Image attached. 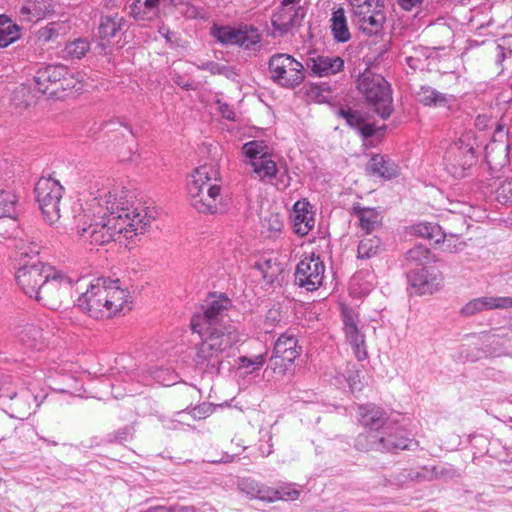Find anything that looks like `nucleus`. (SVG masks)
<instances>
[{
    "instance_id": "nucleus-58",
    "label": "nucleus",
    "mask_w": 512,
    "mask_h": 512,
    "mask_svg": "<svg viewBox=\"0 0 512 512\" xmlns=\"http://www.w3.org/2000/svg\"><path fill=\"white\" fill-rule=\"evenodd\" d=\"M423 0H397L400 7L406 11H410L417 5L421 4Z\"/></svg>"
},
{
    "instance_id": "nucleus-34",
    "label": "nucleus",
    "mask_w": 512,
    "mask_h": 512,
    "mask_svg": "<svg viewBox=\"0 0 512 512\" xmlns=\"http://www.w3.org/2000/svg\"><path fill=\"white\" fill-rule=\"evenodd\" d=\"M410 232L411 234L426 238L434 241L435 243H440L442 238H444V232L441 227L438 224L431 222H420L414 224L410 227Z\"/></svg>"
},
{
    "instance_id": "nucleus-56",
    "label": "nucleus",
    "mask_w": 512,
    "mask_h": 512,
    "mask_svg": "<svg viewBox=\"0 0 512 512\" xmlns=\"http://www.w3.org/2000/svg\"><path fill=\"white\" fill-rule=\"evenodd\" d=\"M197 68L202 71H208L213 75L224 74L227 71L226 66L220 65L219 63L212 61L202 63L201 65H197Z\"/></svg>"
},
{
    "instance_id": "nucleus-42",
    "label": "nucleus",
    "mask_w": 512,
    "mask_h": 512,
    "mask_svg": "<svg viewBox=\"0 0 512 512\" xmlns=\"http://www.w3.org/2000/svg\"><path fill=\"white\" fill-rule=\"evenodd\" d=\"M261 41L259 30L252 25L239 26L237 45L246 49L258 44Z\"/></svg>"
},
{
    "instance_id": "nucleus-22",
    "label": "nucleus",
    "mask_w": 512,
    "mask_h": 512,
    "mask_svg": "<svg viewBox=\"0 0 512 512\" xmlns=\"http://www.w3.org/2000/svg\"><path fill=\"white\" fill-rule=\"evenodd\" d=\"M306 67L316 77H327L340 72L344 61L338 56L312 55L306 60Z\"/></svg>"
},
{
    "instance_id": "nucleus-24",
    "label": "nucleus",
    "mask_w": 512,
    "mask_h": 512,
    "mask_svg": "<svg viewBox=\"0 0 512 512\" xmlns=\"http://www.w3.org/2000/svg\"><path fill=\"white\" fill-rule=\"evenodd\" d=\"M352 213L358 220L359 227L370 234L382 225L383 216L381 212L373 207H364L360 203L352 206Z\"/></svg>"
},
{
    "instance_id": "nucleus-39",
    "label": "nucleus",
    "mask_w": 512,
    "mask_h": 512,
    "mask_svg": "<svg viewBox=\"0 0 512 512\" xmlns=\"http://www.w3.org/2000/svg\"><path fill=\"white\" fill-rule=\"evenodd\" d=\"M300 492L293 484H287L279 488L268 487L267 502L295 501L299 498Z\"/></svg>"
},
{
    "instance_id": "nucleus-48",
    "label": "nucleus",
    "mask_w": 512,
    "mask_h": 512,
    "mask_svg": "<svg viewBox=\"0 0 512 512\" xmlns=\"http://www.w3.org/2000/svg\"><path fill=\"white\" fill-rule=\"evenodd\" d=\"M90 50V43L86 39H76L65 47L66 56L72 59H81Z\"/></svg>"
},
{
    "instance_id": "nucleus-11",
    "label": "nucleus",
    "mask_w": 512,
    "mask_h": 512,
    "mask_svg": "<svg viewBox=\"0 0 512 512\" xmlns=\"http://www.w3.org/2000/svg\"><path fill=\"white\" fill-rule=\"evenodd\" d=\"M325 270L320 256L314 253L304 256L297 264L295 282L307 291H315L323 284Z\"/></svg>"
},
{
    "instance_id": "nucleus-5",
    "label": "nucleus",
    "mask_w": 512,
    "mask_h": 512,
    "mask_svg": "<svg viewBox=\"0 0 512 512\" xmlns=\"http://www.w3.org/2000/svg\"><path fill=\"white\" fill-rule=\"evenodd\" d=\"M357 89L371 109L381 119H388L394 108L392 90L386 79L370 69H366L357 78Z\"/></svg>"
},
{
    "instance_id": "nucleus-27",
    "label": "nucleus",
    "mask_w": 512,
    "mask_h": 512,
    "mask_svg": "<svg viewBox=\"0 0 512 512\" xmlns=\"http://www.w3.org/2000/svg\"><path fill=\"white\" fill-rule=\"evenodd\" d=\"M84 78L80 73H73L63 65L62 77L55 97L62 98L69 94L80 92L84 89Z\"/></svg>"
},
{
    "instance_id": "nucleus-15",
    "label": "nucleus",
    "mask_w": 512,
    "mask_h": 512,
    "mask_svg": "<svg viewBox=\"0 0 512 512\" xmlns=\"http://www.w3.org/2000/svg\"><path fill=\"white\" fill-rule=\"evenodd\" d=\"M478 341L484 345V353L492 357L509 355L512 348V335L509 328H494L488 332H482Z\"/></svg>"
},
{
    "instance_id": "nucleus-8",
    "label": "nucleus",
    "mask_w": 512,
    "mask_h": 512,
    "mask_svg": "<svg viewBox=\"0 0 512 512\" xmlns=\"http://www.w3.org/2000/svg\"><path fill=\"white\" fill-rule=\"evenodd\" d=\"M76 291L78 281L53 270L36 296V301L50 309H59L72 300Z\"/></svg>"
},
{
    "instance_id": "nucleus-45",
    "label": "nucleus",
    "mask_w": 512,
    "mask_h": 512,
    "mask_svg": "<svg viewBox=\"0 0 512 512\" xmlns=\"http://www.w3.org/2000/svg\"><path fill=\"white\" fill-rule=\"evenodd\" d=\"M381 241L376 236L363 238L358 245V258L369 259L378 254Z\"/></svg>"
},
{
    "instance_id": "nucleus-14",
    "label": "nucleus",
    "mask_w": 512,
    "mask_h": 512,
    "mask_svg": "<svg viewBox=\"0 0 512 512\" xmlns=\"http://www.w3.org/2000/svg\"><path fill=\"white\" fill-rule=\"evenodd\" d=\"M300 354L301 347L296 337L282 334L275 342L273 349L274 370L284 374Z\"/></svg>"
},
{
    "instance_id": "nucleus-64",
    "label": "nucleus",
    "mask_w": 512,
    "mask_h": 512,
    "mask_svg": "<svg viewBox=\"0 0 512 512\" xmlns=\"http://www.w3.org/2000/svg\"><path fill=\"white\" fill-rule=\"evenodd\" d=\"M272 452V445L268 444V447L266 450H261V453L263 456H268Z\"/></svg>"
},
{
    "instance_id": "nucleus-26",
    "label": "nucleus",
    "mask_w": 512,
    "mask_h": 512,
    "mask_svg": "<svg viewBox=\"0 0 512 512\" xmlns=\"http://www.w3.org/2000/svg\"><path fill=\"white\" fill-rule=\"evenodd\" d=\"M15 337L24 345L30 348L40 349L45 341L43 329L33 323L18 325L14 329Z\"/></svg>"
},
{
    "instance_id": "nucleus-50",
    "label": "nucleus",
    "mask_w": 512,
    "mask_h": 512,
    "mask_svg": "<svg viewBox=\"0 0 512 512\" xmlns=\"http://www.w3.org/2000/svg\"><path fill=\"white\" fill-rule=\"evenodd\" d=\"M497 50L498 56L496 63L502 70L505 59L512 55V34L505 35L498 40Z\"/></svg>"
},
{
    "instance_id": "nucleus-20",
    "label": "nucleus",
    "mask_w": 512,
    "mask_h": 512,
    "mask_svg": "<svg viewBox=\"0 0 512 512\" xmlns=\"http://www.w3.org/2000/svg\"><path fill=\"white\" fill-rule=\"evenodd\" d=\"M299 7H280L273 13L271 23L273 35L283 36L299 25L302 15Z\"/></svg>"
},
{
    "instance_id": "nucleus-16",
    "label": "nucleus",
    "mask_w": 512,
    "mask_h": 512,
    "mask_svg": "<svg viewBox=\"0 0 512 512\" xmlns=\"http://www.w3.org/2000/svg\"><path fill=\"white\" fill-rule=\"evenodd\" d=\"M504 136V126L497 125L494 138L485 147V161L492 173L499 172L509 163L510 146L507 141L502 139Z\"/></svg>"
},
{
    "instance_id": "nucleus-37",
    "label": "nucleus",
    "mask_w": 512,
    "mask_h": 512,
    "mask_svg": "<svg viewBox=\"0 0 512 512\" xmlns=\"http://www.w3.org/2000/svg\"><path fill=\"white\" fill-rule=\"evenodd\" d=\"M262 234L268 238L278 237L284 228V222L281 214L269 213L261 222Z\"/></svg>"
},
{
    "instance_id": "nucleus-18",
    "label": "nucleus",
    "mask_w": 512,
    "mask_h": 512,
    "mask_svg": "<svg viewBox=\"0 0 512 512\" xmlns=\"http://www.w3.org/2000/svg\"><path fill=\"white\" fill-rule=\"evenodd\" d=\"M512 308V297L484 296L467 302L460 310L461 315L469 317L487 310Z\"/></svg>"
},
{
    "instance_id": "nucleus-61",
    "label": "nucleus",
    "mask_w": 512,
    "mask_h": 512,
    "mask_svg": "<svg viewBox=\"0 0 512 512\" xmlns=\"http://www.w3.org/2000/svg\"><path fill=\"white\" fill-rule=\"evenodd\" d=\"M488 121H489V119L485 115H479L476 118L475 125L478 128L484 129L485 127H487Z\"/></svg>"
},
{
    "instance_id": "nucleus-49",
    "label": "nucleus",
    "mask_w": 512,
    "mask_h": 512,
    "mask_svg": "<svg viewBox=\"0 0 512 512\" xmlns=\"http://www.w3.org/2000/svg\"><path fill=\"white\" fill-rule=\"evenodd\" d=\"M495 197L501 204L512 205V176L499 182L495 190Z\"/></svg>"
},
{
    "instance_id": "nucleus-40",
    "label": "nucleus",
    "mask_w": 512,
    "mask_h": 512,
    "mask_svg": "<svg viewBox=\"0 0 512 512\" xmlns=\"http://www.w3.org/2000/svg\"><path fill=\"white\" fill-rule=\"evenodd\" d=\"M123 25V18L118 15L105 16L99 25V34L103 39H111L120 31Z\"/></svg>"
},
{
    "instance_id": "nucleus-21",
    "label": "nucleus",
    "mask_w": 512,
    "mask_h": 512,
    "mask_svg": "<svg viewBox=\"0 0 512 512\" xmlns=\"http://www.w3.org/2000/svg\"><path fill=\"white\" fill-rule=\"evenodd\" d=\"M62 72L63 65H47L38 69L34 76L37 90L43 94L55 97Z\"/></svg>"
},
{
    "instance_id": "nucleus-47",
    "label": "nucleus",
    "mask_w": 512,
    "mask_h": 512,
    "mask_svg": "<svg viewBox=\"0 0 512 512\" xmlns=\"http://www.w3.org/2000/svg\"><path fill=\"white\" fill-rule=\"evenodd\" d=\"M267 358V351L259 353L254 357L240 356L238 358L239 369H244L247 373H253L261 369Z\"/></svg>"
},
{
    "instance_id": "nucleus-3",
    "label": "nucleus",
    "mask_w": 512,
    "mask_h": 512,
    "mask_svg": "<svg viewBox=\"0 0 512 512\" xmlns=\"http://www.w3.org/2000/svg\"><path fill=\"white\" fill-rule=\"evenodd\" d=\"M222 176L217 163H204L191 172L187 193L191 205L203 214H222L226 205L222 196Z\"/></svg>"
},
{
    "instance_id": "nucleus-62",
    "label": "nucleus",
    "mask_w": 512,
    "mask_h": 512,
    "mask_svg": "<svg viewBox=\"0 0 512 512\" xmlns=\"http://www.w3.org/2000/svg\"><path fill=\"white\" fill-rule=\"evenodd\" d=\"M166 512H195V510L192 507H186V506L174 507V508L166 507Z\"/></svg>"
},
{
    "instance_id": "nucleus-32",
    "label": "nucleus",
    "mask_w": 512,
    "mask_h": 512,
    "mask_svg": "<svg viewBox=\"0 0 512 512\" xmlns=\"http://www.w3.org/2000/svg\"><path fill=\"white\" fill-rule=\"evenodd\" d=\"M268 487L260 484L252 478H243L238 482L239 490L250 499H258L267 502Z\"/></svg>"
},
{
    "instance_id": "nucleus-17",
    "label": "nucleus",
    "mask_w": 512,
    "mask_h": 512,
    "mask_svg": "<svg viewBox=\"0 0 512 512\" xmlns=\"http://www.w3.org/2000/svg\"><path fill=\"white\" fill-rule=\"evenodd\" d=\"M230 307L229 298L223 295L215 296L207 303L202 313L192 317L190 326H225L221 321Z\"/></svg>"
},
{
    "instance_id": "nucleus-2",
    "label": "nucleus",
    "mask_w": 512,
    "mask_h": 512,
    "mask_svg": "<svg viewBox=\"0 0 512 512\" xmlns=\"http://www.w3.org/2000/svg\"><path fill=\"white\" fill-rule=\"evenodd\" d=\"M79 310L95 320H108L132 310L133 296L119 279L95 278L76 299Z\"/></svg>"
},
{
    "instance_id": "nucleus-31",
    "label": "nucleus",
    "mask_w": 512,
    "mask_h": 512,
    "mask_svg": "<svg viewBox=\"0 0 512 512\" xmlns=\"http://www.w3.org/2000/svg\"><path fill=\"white\" fill-rule=\"evenodd\" d=\"M21 36L20 27L4 15H0V48H6Z\"/></svg>"
},
{
    "instance_id": "nucleus-25",
    "label": "nucleus",
    "mask_w": 512,
    "mask_h": 512,
    "mask_svg": "<svg viewBox=\"0 0 512 512\" xmlns=\"http://www.w3.org/2000/svg\"><path fill=\"white\" fill-rule=\"evenodd\" d=\"M358 415L361 425L370 430H378L388 421L386 412L374 404L359 406Z\"/></svg>"
},
{
    "instance_id": "nucleus-12",
    "label": "nucleus",
    "mask_w": 512,
    "mask_h": 512,
    "mask_svg": "<svg viewBox=\"0 0 512 512\" xmlns=\"http://www.w3.org/2000/svg\"><path fill=\"white\" fill-rule=\"evenodd\" d=\"M53 267L42 262L20 267L16 272V281L22 291L36 300Z\"/></svg>"
},
{
    "instance_id": "nucleus-57",
    "label": "nucleus",
    "mask_w": 512,
    "mask_h": 512,
    "mask_svg": "<svg viewBox=\"0 0 512 512\" xmlns=\"http://www.w3.org/2000/svg\"><path fill=\"white\" fill-rule=\"evenodd\" d=\"M347 381L349 383V386H350V389L352 392L361 390L362 385H361L360 375H359L358 371H356V373L354 375L349 376Z\"/></svg>"
},
{
    "instance_id": "nucleus-36",
    "label": "nucleus",
    "mask_w": 512,
    "mask_h": 512,
    "mask_svg": "<svg viewBox=\"0 0 512 512\" xmlns=\"http://www.w3.org/2000/svg\"><path fill=\"white\" fill-rule=\"evenodd\" d=\"M250 166L260 180L272 179L276 177L278 173L277 164L270 154L256 161H252Z\"/></svg>"
},
{
    "instance_id": "nucleus-1",
    "label": "nucleus",
    "mask_w": 512,
    "mask_h": 512,
    "mask_svg": "<svg viewBox=\"0 0 512 512\" xmlns=\"http://www.w3.org/2000/svg\"><path fill=\"white\" fill-rule=\"evenodd\" d=\"M106 212L97 220L83 215L77 236L86 244L100 246L121 237L131 239L142 234L155 219L153 209L137 203L123 187H114L102 197Z\"/></svg>"
},
{
    "instance_id": "nucleus-33",
    "label": "nucleus",
    "mask_w": 512,
    "mask_h": 512,
    "mask_svg": "<svg viewBox=\"0 0 512 512\" xmlns=\"http://www.w3.org/2000/svg\"><path fill=\"white\" fill-rule=\"evenodd\" d=\"M331 30L334 38L338 42L344 43L350 39V32L347 26L345 11L341 7L336 9L332 14Z\"/></svg>"
},
{
    "instance_id": "nucleus-53",
    "label": "nucleus",
    "mask_w": 512,
    "mask_h": 512,
    "mask_svg": "<svg viewBox=\"0 0 512 512\" xmlns=\"http://www.w3.org/2000/svg\"><path fill=\"white\" fill-rule=\"evenodd\" d=\"M429 250L423 245H417L407 252V259L416 264H422L429 258Z\"/></svg>"
},
{
    "instance_id": "nucleus-7",
    "label": "nucleus",
    "mask_w": 512,
    "mask_h": 512,
    "mask_svg": "<svg viewBox=\"0 0 512 512\" xmlns=\"http://www.w3.org/2000/svg\"><path fill=\"white\" fill-rule=\"evenodd\" d=\"M476 138L473 132L462 134L446 149L443 160L446 170L454 177H464L476 164Z\"/></svg>"
},
{
    "instance_id": "nucleus-43",
    "label": "nucleus",
    "mask_w": 512,
    "mask_h": 512,
    "mask_svg": "<svg viewBox=\"0 0 512 512\" xmlns=\"http://www.w3.org/2000/svg\"><path fill=\"white\" fill-rule=\"evenodd\" d=\"M211 33L218 42L224 45H237L239 27L214 26L211 29Z\"/></svg>"
},
{
    "instance_id": "nucleus-51",
    "label": "nucleus",
    "mask_w": 512,
    "mask_h": 512,
    "mask_svg": "<svg viewBox=\"0 0 512 512\" xmlns=\"http://www.w3.org/2000/svg\"><path fill=\"white\" fill-rule=\"evenodd\" d=\"M17 226L15 213L0 216V236L9 237Z\"/></svg>"
},
{
    "instance_id": "nucleus-63",
    "label": "nucleus",
    "mask_w": 512,
    "mask_h": 512,
    "mask_svg": "<svg viewBox=\"0 0 512 512\" xmlns=\"http://www.w3.org/2000/svg\"><path fill=\"white\" fill-rule=\"evenodd\" d=\"M301 0H282L281 5L286 7H298Z\"/></svg>"
},
{
    "instance_id": "nucleus-55",
    "label": "nucleus",
    "mask_w": 512,
    "mask_h": 512,
    "mask_svg": "<svg viewBox=\"0 0 512 512\" xmlns=\"http://www.w3.org/2000/svg\"><path fill=\"white\" fill-rule=\"evenodd\" d=\"M215 103L217 105L218 112L223 118L232 122L237 120L236 112L230 104L221 99H217Z\"/></svg>"
},
{
    "instance_id": "nucleus-52",
    "label": "nucleus",
    "mask_w": 512,
    "mask_h": 512,
    "mask_svg": "<svg viewBox=\"0 0 512 512\" xmlns=\"http://www.w3.org/2000/svg\"><path fill=\"white\" fill-rule=\"evenodd\" d=\"M60 25L57 23H49L37 31V39L43 43L49 42L58 36Z\"/></svg>"
},
{
    "instance_id": "nucleus-19",
    "label": "nucleus",
    "mask_w": 512,
    "mask_h": 512,
    "mask_svg": "<svg viewBox=\"0 0 512 512\" xmlns=\"http://www.w3.org/2000/svg\"><path fill=\"white\" fill-rule=\"evenodd\" d=\"M388 432L384 436L378 437L371 435L374 441V448L381 451L405 450L408 449L412 439L406 433V430L398 425L388 427Z\"/></svg>"
},
{
    "instance_id": "nucleus-59",
    "label": "nucleus",
    "mask_w": 512,
    "mask_h": 512,
    "mask_svg": "<svg viewBox=\"0 0 512 512\" xmlns=\"http://www.w3.org/2000/svg\"><path fill=\"white\" fill-rule=\"evenodd\" d=\"M235 458H236V455L226 453L222 457H220L218 459H212L209 462L214 463V464L230 463V462H233L235 460Z\"/></svg>"
},
{
    "instance_id": "nucleus-13",
    "label": "nucleus",
    "mask_w": 512,
    "mask_h": 512,
    "mask_svg": "<svg viewBox=\"0 0 512 512\" xmlns=\"http://www.w3.org/2000/svg\"><path fill=\"white\" fill-rule=\"evenodd\" d=\"M342 315L346 341L351 346L355 357L359 361H363L368 357V352L365 336L359 327V315L347 307L342 309Z\"/></svg>"
},
{
    "instance_id": "nucleus-54",
    "label": "nucleus",
    "mask_w": 512,
    "mask_h": 512,
    "mask_svg": "<svg viewBox=\"0 0 512 512\" xmlns=\"http://www.w3.org/2000/svg\"><path fill=\"white\" fill-rule=\"evenodd\" d=\"M440 243H442V249L447 252H456L464 245V242L458 235H447L445 233Z\"/></svg>"
},
{
    "instance_id": "nucleus-4",
    "label": "nucleus",
    "mask_w": 512,
    "mask_h": 512,
    "mask_svg": "<svg viewBox=\"0 0 512 512\" xmlns=\"http://www.w3.org/2000/svg\"><path fill=\"white\" fill-rule=\"evenodd\" d=\"M201 342L197 345L194 362L197 366L208 365L225 351L240 342V335L233 326H191Z\"/></svg>"
},
{
    "instance_id": "nucleus-23",
    "label": "nucleus",
    "mask_w": 512,
    "mask_h": 512,
    "mask_svg": "<svg viewBox=\"0 0 512 512\" xmlns=\"http://www.w3.org/2000/svg\"><path fill=\"white\" fill-rule=\"evenodd\" d=\"M292 221L294 232L299 236H306L315 225L314 212L307 199H301L294 203Z\"/></svg>"
},
{
    "instance_id": "nucleus-35",
    "label": "nucleus",
    "mask_w": 512,
    "mask_h": 512,
    "mask_svg": "<svg viewBox=\"0 0 512 512\" xmlns=\"http://www.w3.org/2000/svg\"><path fill=\"white\" fill-rule=\"evenodd\" d=\"M367 170L371 175H378L386 179H391L397 175L395 166L386 161L381 155L372 156Z\"/></svg>"
},
{
    "instance_id": "nucleus-29",
    "label": "nucleus",
    "mask_w": 512,
    "mask_h": 512,
    "mask_svg": "<svg viewBox=\"0 0 512 512\" xmlns=\"http://www.w3.org/2000/svg\"><path fill=\"white\" fill-rule=\"evenodd\" d=\"M339 113L346 120L347 124L357 129L364 138H369L375 134V127L372 124L365 123V119L359 111L341 109Z\"/></svg>"
},
{
    "instance_id": "nucleus-6",
    "label": "nucleus",
    "mask_w": 512,
    "mask_h": 512,
    "mask_svg": "<svg viewBox=\"0 0 512 512\" xmlns=\"http://www.w3.org/2000/svg\"><path fill=\"white\" fill-rule=\"evenodd\" d=\"M35 200L42 217L49 225H56L62 217L64 187L59 180L41 177L35 184Z\"/></svg>"
},
{
    "instance_id": "nucleus-44",
    "label": "nucleus",
    "mask_w": 512,
    "mask_h": 512,
    "mask_svg": "<svg viewBox=\"0 0 512 512\" xmlns=\"http://www.w3.org/2000/svg\"><path fill=\"white\" fill-rule=\"evenodd\" d=\"M242 150L246 158L249 160V164H251L252 161H256L270 154L265 142L259 140H253L245 143Z\"/></svg>"
},
{
    "instance_id": "nucleus-60",
    "label": "nucleus",
    "mask_w": 512,
    "mask_h": 512,
    "mask_svg": "<svg viewBox=\"0 0 512 512\" xmlns=\"http://www.w3.org/2000/svg\"><path fill=\"white\" fill-rule=\"evenodd\" d=\"M159 34L165 38L167 42H172V32L166 26H160L158 29Z\"/></svg>"
},
{
    "instance_id": "nucleus-28",
    "label": "nucleus",
    "mask_w": 512,
    "mask_h": 512,
    "mask_svg": "<svg viewBox=\"0 0 512 512\" xmlns=\"http://www.w3.org/2000/svg\"><path fill=\"white\" fill-rule=\"evenodd\" d=\"M165 0H134L130 5V14L136 20H152L158 15V7Z\"/></svg>"
},
{
    "instance_id": "nucleus-41",
    "label": "nucleus",
    "mask_w": 512,
    "mask_h": 512,
    "mask_svg": "<svg viewBox=\"0 0 512 512\" xmlns=\"http://www.w3.org/2000/svg\"><path fill=\"white\" fill-rule=\"evenodd\" d=\"M420 102L426 106H445L450 97L430 87H422L418 93Z\"/></svg>"
},
{
    "instance_id": "nucleus-9",
    "label": "nucleus",
    "mask_w": 512,
    "mask_h": 512,
    "mask_svg": "<svg viewBox=\"0 0 512 512\" xmlns=\"http://www.w3.org/2000/svg\"><path fill=\"white\" fill-rule=\"evenodd\" d=\"M268 70L272 81L283 88L293 89L305 80L304 65L287 53L272 55L268 61Z\"/></svg>"
},
{
    "instance_id": "nucleus-38",
    "label": "nucleus",
    "mask_w": 512,
    "mask_h": 512,
    "mask_svg": "<svg viewBox=\"0 0 512 512\" xmlns=\"http://www.w3.org/2000/svg\"><path fill=\"white\" fill-rule=\"evenodd\" d=\"M436 280V276L433 279L429 280L428 271L425 269H421L418 272H413L410 274V282L412 286L417 288L418 291L422 294L432 293L438 285V282H436Z\"/></svg>"
},
{
    "instance_id": "nucleus-10",
    "label": "nucleus",
    "mask_w": 512,
    "mask_h": 512,
    "mask_svg": "<svg viewBox=\"0 0 512 512\" xmlns=\"http://www.w3.org/2000/svg\"><path fill=\"white\" fill-rule=\"evenodd\" d=\"M353 21L367 35L382 32L386 22L384 4L381 0H349Z\"/></svg>"
},
{
    "instance_id": "nucleus-30",
    "label": "nucleus",
    "mask_w": 512,
    "mask_h": 512,
    "mask_svg": "<svg viewBox=\"0 0 512 512\" xmlns=\"http://www.w3.org/2000/svg\"><path fill=\"white\" fill-rule=\"evenodd\" d=\"M48 10L45 0H27L20 8L21 21L37 22L42 19Z\"/></svg>"
},
{
    "instance_id": "nucleus-46",
    "label": "nucleus",
    "mask_w": 512,
    "mask_h": 512,
    "mask_svg": "<svg viewBox=\"0 0 512 512\" xmlns=\"http://www.w3.org/2000/svg\"><path fill=\"white\" fill-rule=\"evenodd\" d=\"M18 196L12 189L0 188V216L15 213Z\"/></svg>"
}]
</instances>
